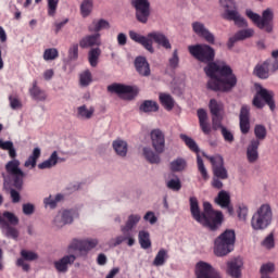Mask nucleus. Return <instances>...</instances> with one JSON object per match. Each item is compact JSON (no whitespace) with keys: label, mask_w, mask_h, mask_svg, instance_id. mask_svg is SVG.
I'll return each instance as SVG.
<instances>
[{"label":"nucleus","mask_w":278,"mask_h":278,"mask_svg":"<svg viewBox=\"0 0 278 278\" xmlns=\"http://www.w3.org/2000/svg\"><path fill=\"white\" fill-rule=\"evenodd\" d=\"M189 203L192 218L195 219L197 223H200V225H203V227H207L211 231H216V229L223 225L225 218L223 212L215 211L212 203H203V213H201L197 197H191Z\"/></svg>","instance_id":"f257e3e1"},{"label":"nucleus","mask_w":278,"mask_h":278,"mask_svg":"<svg viewBox=\"0 0 278 278\" xmlns=\"http://www.w3.org/2000/svg\"><path fill=\"white\" fill-rule=\"evenodd\" d=\"M188 51L193 60L201 62V64H206L204 71H231V67L225 61H214L216 51L210 45H191L188 46Z\"/></svg>","instance_id":"f03ea898"},{"label":"nucleus","mask_w":278,"mask_h":278,"mask_svg":"<svg viewBox=\"0 0 278 278\" xmlns=\"http://www.w3.org/2000/svg\"><path fill=\"white\" fill-rule=\"evenodd\" d=\"M208 76L207 88L214 92H229L236 88L238 78L231 71H206Z\"/></svg>","instance_id":"7ed1b4c3"},{"label":"nucleus","mask_w":278,"mask_h":278,"mask_svg":"<svg viewBox=\"0 0 278 278\" xmlns=\"http://www.w3.org/2000/svg\"><path fill=\"white\" fill-rule=\"evenodd\" d=\"M150 138L155 152L151 148H143V155L150 164H160V155L166 149V137L160 128H155L151 130Z\"/></svg>","instance_id":"20e7f679"},{"label":"nucleus","mask_w":278,"mask_h":278,"mask_svg":"<svg viewBox=\"0 0 278 278\" xmlns=\"http://www.w3.org/2000/svg\"><path fill=\"white\" fill-rule=\"evenodd\" d=\"M236 244V231L231 229L225 230L214 242V253L217 257H225L233 251Z\"/></svg>","instance_id":"39448f33"},{"label":"nucleus","mask_w":278,"mask_h":278,"mask_svg":"<svg viewBox=\"0 0 278 278\" xmlns=\"http://www.w3.org/2000/svg\"><path fill=\"white\" fill-rule=\"evenodd\" d=\"M273 223V207L270 204L261 205L251 218V227L254 231H264Z\"/></svg>","instance_id":"423d86ee"},{"label":"nucleus","mask_w":278,"mask_h":278,"mask_svg":"<svg viewBox=\"0 0 278 278\" xmlns=\"http://www.w3.org/2000/svg\"><path fill=\"white\" fill-rule=\"evenodd\" d=\"M245 16L255 24L258 29H264L267 34H273V21H275V12L267 8L262 12V16L251 10L245 11Z\"/></svg>","instance_id":"0eeeda50"},{"label":"nucleus","mask_w":278,"mask_h":278,"mask_svg":"<svg viewBox=\"0 0 278 278\" xmlns=\"http://www.w3.org/2000/svg\"><path fill=\"white\" fill-rule=\"evenodd\" d=\"M222 8H224L225 13L223 14V18L226 21H233L237 27H247V20L241 17L238 12V5L236 4V0H219Z\"/></svg>","instance_id":"6e6552de"},{"label":"nucleus","mask_w":278,"mask_h":278,"mask_svg":"<svg viewBox=\"0 0 278 278\" xmlns=\"http://www.w3.org/2000/svg\"><path fill=\"white\" fill-rule=\"evenodd\" d=\"M7 173L13 179V186L16 190H23V179H25V172L21 169V161L13 159L4 166Z\"/></svg>","instance_id":"1a4fd4ad"},{"label":"nucleus","mask_w":278,"mask_h":278,"mask_svg":"<svg viewBox=\"0 0 278 278\" xmlns=\"http://www.w3.org/2000/svg\"><path fill=\"white\" fill-rule=\"evenodd\" d=\"M108 90L113 94H118L119 98L124 99L125 101H132V99L138 97V89L129 85L114 83L108 86Z\"/></svg>","instance_id":"9d476101"},{"label":"nucleus","mask_w":278,"mask_h":278,"mask_svg":"<svg viewBox=\"0 0 278 278\" xmlns=\"http://www.w3.org/2000/svg\"><path fill=\"white\" fill-rule=\"evenodd\" d=\"M264 101L266 105L269 106L271 112H275V92L268 91L265 88H261L254 96L252 104L254 105V108H257V110H262L264 108Z\"/></svg>","instance_id":"9b49d317"},{"label":"nucleus","mask_w":278,"mask_h":278,"mask_svg":"<svg viewBox=\"0 0 278 278\" xmlns=\"http://www.w3.org/2000/svg\"><path fill=\"white\" fill-rule=\"evenodd\" d=\"M204 157L212 164L213 177L229 179V172H227V168L225 167V159H223V155L216 154L210 156L204 154Z\"/></svg>","instance_id":"f8f14e48"},{"label":"nucleus","mask_w":278,"mask_h":278,"mask_svg":"<svg viewBox=\"0 0 278 278\" xmlns=\"http://www.w3.org/2000/svg\"><path fill=\"white\" fill-rule=\"evenodd\" d=\"M132 8L136 10V18L139 23L147 24L151 16V2L149 0H132Z\"/></svg>","instance_id":"ddd939ff"},{"label":"nucleus","mask_w":278,"mask_h":278,"mask_svg":"<svg viewBox=\"0 0 278 278\" xmlns=\"http://www.w3.org/2000/svg\"><path fill=\"white\" fill-rule=\"evenodd\" d=\"M194 273L197 278H223L216 268L203 261L195 264Z\"/></svg>","instance_id":"4468645a"},{"label":"nucleus","mask_w":278,"mask_h":278,"mask_svg":"<svg viewBox=\"0 0 278 278\" xmlns=\"http://www.w3.org/2000/svg\"><path fill=\"white\" fill-rule=\"evenodd\" d=\"M99 244L98 239H74L72 243L70 244L68 249H72L73 251H79V253H88V251H92Z\"/></svg>","instance_id":"2eb2a0df"},{"label":"nucleus","mask_w":278,"mask_h":278,"mask_svg":"<svg viewBox=\"0 0 278 278\" xmlns=\"http://www.w3.org/2000/svg\"><path fill=\"white\" fill-rule=\"evenodd\" d=\"M192 29L194 34H197V36H199L200 38H203L205 42H208V45H214L216 42V37L214 36V34L210 31V29L205 27L203 23L201 22L192 23Z\"/></svg>","instance_id":"dca6fc26"},{"label":"nucleus","mask_w":278,"mask_h":278,"mask_svg":"<svg viewBox=\"0 0 278 278\" xmlns=\"http://www.w3.org/2000/svg\"><path fill=\"white\" fill-rule=\"evenodd\" d=\"M239 126L241 134L244 136L251 131V109L247 105H243L240 110Z\"/></svg>","instance_id":"f3484780"},{"label":"nucleus","mask_w":278,"mask_h":278,"mask_svg":"<svg viewBox=\"0 0 278 278\" xmlns=\"http://www.w3.org/2000/svg\"><path fill=\"white\" fill-rule=\"evenodd\" d=\"M216 205H219L223 210H227L228 214H233V205H231V195L229 192L222 190L215 198Z\"/></svg>","instance_id":"a211bd4d"},{"label":"nucleus","mask_w":278,"mask_h":278,"mask_svg":"<svg viewBox=\"0 0 278 278\" xmlns=\"http://www.w3.org/2000/svg\"><path fill=\"white\" fill-rule=\"evenodd\" d=\"M129 38L130 40H134V42H138V45H142L143 48H146L149 53H155V49H153V40H151L146 36H142L134 30L129 31Z\"/></svg>","instance_id":"6ab92c4d"},{"label":"nucleus","mask_w":278,"mask_h":278,"mask_svg":"<svg viewBox=\"0 0 278 278\" xmlns=\"http://www.w3.org/2000/svg\"><path fill=\"white\" fill-rule=\"evenodd\" d=\"M242 266H244L242 258H233L227 262V273L230 275V277L240 278L242 275Z\"/></svg>","instance_id":"aec40b11"},{"label":"nucleus","mask_w":278,"mask_h":278,"mask_svg":"<svg viewBox=\"0 0 278 278\" xmlns=\"http://www.w3.org/2000/svg\"><path fill=\"white\" fill-rule=\"evenodd\" d=\"M255 34L253 28L242 29L235 34L233 37H230L227 43L228 49H233V46L240 40H247V38H252Z\"/></svg>","instance_id":"412c9836"},{"label":"nucleus","mask_w":278,"mask_h":278,"mask_svg":"<svg viewBox=\"0 0 278 278\" xmlns=\"http://www.w3.org/2000/svg\"><path fill=\"white\" fill-rule=\"evenodd\" d=\"M148 38L150 40H154L156 45L163 47V49H166L167 51L173 49V46L170 45V40H168V37H166V35L160 31L149 33Z\"/></svg>","instance_id":"4be33fe9"},{"label":"nucleus","mask_w":278,"mask_h":278,"mask_svg":"<svg viewBox=\"0 0 278 278\" xmlns=\"http://www.w3.org/2000/svg\"><path fill=\"white\" fill-rule=\"evenodd\" d=\"M260 140H251L247 148V159L250 164H255L260 160Z\"/></svg>","instance_id":"5701e85b"},{"label":"nucleus","mask_w":278,"mask_h":278,"mask_svg":"<svg viewBox=\"0 0 278 278\" xmlns=\"http://www.w3.org/2000/svg\"><path fill=\"white\" fill-rule=\"evenodd\" d=\"M0 229L2 233L5 236V238H12V240H18V229H16L14 226H10L5 219L0 214Z\"/></svg>","instance_id":"b1692460"},{"label":"nucleus","mask_w":278,"mask_h":278,"mask_svg":"<svg viewBox=\"0 0 278 278\" xmlns=\"http://www.w3.org/2000/svg\"><path fill=\"white\" fill-rule=\"evenodd\" d=\"M79 47L88 49V47H101V34L88 35L80 39Z\"/></svg>","instance_id":"393cba45"},{"label":"nucleus","mask_w":278,"mask_h":278,"mask_svg":"<svg viewBox=\"0 0 278 278\" xmlns=\"http://www.w3.org/2000/svg\"><path fill=\"white\" fill-rule=\"evenodd\" d=\"M77 257L73 254L65 255L61 260L54 262V268L58 273H66L68 270V264H75Z\"/></svg>","instance_id":"a878e982"},{"label":"nucleus","mask_w":278,"mask_h":278,"mask_svg":"<svg viewBox=\"0 0 278 278\" xmlns=\"http://www.w3.org/2000/svg\"><path fill=\"white\" fill-rule=\"evenodd\" d=\"M198 118L203 134H205V136H210V134H212V126L207 123V112L204 109L198 110Z\"/></svg>","instance_id":"bb28decb"},{"label":"nucleus","mask_w":278,"mask_h":278,"mask_svg":"<svg viewBox=\"0 0 278 278\" xmlns=\"http://www.w3.org/2000/svg\"><path fill=\"white\" fill-rule=\"evenodd\" d=\"M58 162H64V159H60V156H58V151H54L48 160L43 161L38 165V168L40 170L53 168V166H58Z\"/></svg>","instance_id":"cd10ccee"},{"label":"nucleus","mask_w":278,"mask_h":278,"mask_svg":"<svg viewBox=\"0 0 278 278\" xmlns=\"http://www.w3.org/2000/svg\"><path fill=\"white\" fill-rule=\"evenodd\" d=\"M29 94L34 101H47V92L38 87L37 80H34Z\"/></svg>","instance_id":"c85d7f7f"},{"label":"nucleus","mask_w":278,"mask_h":278,"mask_svg":"<svg viewBox=\"0 0 278 278\" xmlns=\"http://www.w3.org/2000/svg\"><path fill=\"white\" fill-rule=\"evenodd\" d=\"M110 22H108V20L100 18L93 20L92 23L88 26V29L91 33L99 34V31L103 29H110Z\"/></svg>","instance_id":"c756f323"},{"label":"nucleus","mask_w":278,"mask_h":278,"mask_svg":"<svg viewBox=\"0 0 278 278\" xmlns=\"http://www.w3.org/2000/svg\"><path fill=\"white\" fill-rule=\"evenodd\" d=\"M140 215H130L128 216V219L125 224V226H122L121 230L124 236H129V231L134 229V227L137 226L138 223H140Z\"/></svg>","instance_id":"7c9ffc66"},{"label":"nucleus","mask_w":278,"mask_h":278,"mask_svg":"<svg viewBox=\"0 0 278 278\" xmlns=\"http://www.w3.org/2000/svg\"><path fill=\"white\" fill-rule=\"evenodd\" d=\"M94 116V106H88L83 104L77 108V118H81L83 121H90Z\"/></svg>","instance_id":"2f4dec72"},{"label":"nucleus","mask_w":278,"mask_h":278,"mask_svg":"<svg viewBox=\"0 0 278 278\" xmlns=\"http://www.w3.org/2000/svg\"><path fill=\"white\" fill-rule=\"evenodd\" d=\"M168 260V250L166 249H161L156 253L154 260H153V266H164Z\"/></svg>","instance_id":"473e14b6"},{"label":"nucleus","mask_w":278,"mask_h":278,"mask_svg":"<svg viewBox=\"0 0 278 278\" xmlns=\"http://www.w3.org/2000/svg\"><path fill=\"white\" fill-rule=\"evenodd\" d=\"M41 151L40 148H35L33 150L31 155L25 161V168H36V164L38 163V159L40 157Z\"/></svg>","instance_id":"72a5a7b5"},{"label":"nucleus","mask_w":278,"mask_h":278,"mask_svg":"<svg viewBox=\"0 0 278 278\" xmlns=\"http://www.w3.org/2000/svg\"><path fill=\"white\" fill-rule=\"evenodd\" d=\"M0 149H2V151H8L9 152V157H11V160H16V148H14V142L12 141H3L2 139H0Z\"/></svg>","instance_id":"f704fd0d"},{"label":"nucleus","mask_w":278,"mask_h":278,"mask_svg":"<svg viewBox=\"0 0 278 278\" xmlns=\"http://www.w3.org/2000/svg\"><path fill=\"white\" fill-rule=\"evenodd\" d=\"M139 110L140 112L148 114L149 112H157V110H160V105L155 101L144 100L139 106Z\"/></svg>","instance_id":"c9c22d12"},{"label":"nucleus","mask_w":278,"mask_h":278,"mask_svg":"<svg viewBox=\"0 0 278 278\" xmlns=\"http://www.w3.org/2000/svg\"><path fill=\"white\" fill-rule=\"evenodd\" d=\"M160 102L163 108L167 110V112H170L173 108H175V99H173L172 94L168 93H161L160 94Z\"/></svg>","instance_id":"e433bc0d"},{"label":"nucleus","mask_w":278,"mask_h":278,"mask_svg":"<svg viewBox=\"0 0 278 278\" xmlns=\"http://www.w3.org/2000/svg\"><path fill=\"white\" fill-rule=\"evenodd\" d=\"M254 71H278V61L266 60L263 63H258Z\"/></svg>","instance_id":"4c0bfd02"},{"label":"nucleus","mask_w":278,"mask_h":278,"mask_svg":"<svg viewBox=\"0 0 278 278\" xmlns=\"http://www.w3.org/2000/svg\"><path fill=\"white\" fill-rule=\"evenodd\" d=\"M99 58H101V48H92L88 52V61L92 68H96V66H98Z\"/></svg>","instance_id":"58836bf2"},{"label":"nucleus","mask_w":278,"mask_h":278,"mask_svg":"<svg viewBox=\"0 0 278 278\" xmlns=\"http://www.w3.org/2000/svg\"><path fill=\"white\" fill-rule=\"evenodd\" d=\"M92 8H94V2L92 0H83L80 4V14L83 18H88V15L92 14Z\"/></svg>","instance_id":"ea45409f"},{"label":"nucleus","mask_w":278,"mask_h":278,"mask_svg":"<svg viewBox=\"0 0 278 278\" xmlns=\"http://www.w3.org/2000/svg\"><path fill=\"white\" fill-rule=\"evenodd\" d=\"M139 244L141 249H151V235L149 231H139Z\"/></svg>","instance_id":"a19ab883"},{"label":"nucleus","mask_w":278,"mask_h":278,"mask_svg":"<svg viewBox=\"0 0 278 278\" xmlns=\"http://www.w3.org/2000/svg\"><path fill=\"white\" fill-rule=\"evenodd\" d=\"M113 149L117 155H121V157H125V155H127V142L124 140H115L113 142Z\"/></svg>","instance_id":"79ce46f5"},{"label":"nucleus","mask_w":278,"mask_h":278,"mask_svg":"<svg viewBox=\"0 0 278 278\" xmlns=\"http://www.w3.org/2000/svg\"><path fill=\"white\" fill-rule=\"evenodd\" d=\"M208 108L211 110L212 116H220V113L225 106L223 105V102H218L216 99H211Z\"/></svg>","instance_id":"37998d69"},{"label":"nucleus","mask_w":278,"mask_h":278,"mask_svg":"<svg viewBox=\"0 0 278 278\" xmlns=\"http://www.w3.org/2000/svg\"><path fill=\"white\" fill-rule=\"evenodd\" d=\"M186 166H188L186 161L182 157H178L170 163V170L173 173H181V170H186Z\"/></svg>","instance_id":"c03bdc74"},{"label":"nucleus","mask_w":278,"mask_h":278,"mask_svg":"<svg viewBox=\"0 0 278 278\" xmlns=\"http://www.w3.org/2000/svg\"><path fill=\"white\" fill-rule=\"evenodd\" d=\"M1 217L3 218V220H5V223H8V225L13 226V227H16V225H18V223H20L18 217L10 211L3 212Z\"/></svg>","instance_id":"a18cd8bd"},{"label":"nucleus","mask_w":278,"mask_h":278,"mask_svg":"<svg viewBox=\"0 0 278 278\" xmlns=\"http://www.w3.org/2000/svg\"><path fill=\"white\" fill-rule=\"evenodd\" d=\"M180 139L185 142V144L192 151L193 153H199V144L194 139L188 137L187 135H180Z\"/></svg>","instance_id":"49530a36"},{"label":"nucleus","mask_w":278,"mask_h":278,"mask_svg":"<svg viewBox=\"0 0 278 278\" xmlns=\"http://www.w3.org/2000/svg\"><path fill=\"white\" fill-rule=\"evenodd\" d=\"M135 67L137 71H151L149 61L144 56H137L135 59Z\"/></svg>","instance_id":"de8ad7c7"},{"label":"nucleus","mask_w":278,"mask_h":278,"mask_svg":"<svg viewBox=\"0 0 278 278\" xmlns=\"http://www.w3.org/2000/svg\"><path fill=\"white\" fill-rule=\"evenodd\" d=\"M254 135L256 139H252V140H266V136H267V130H266V126L262 125V124H257L254 127Z\"/></svg>","instance_id":"09e8293b"},{"label":"nucleus","mask_w":278,"mask_h":278,"mask_svg":"<svg viewBox=\"0 0 278 278\" xmlns=\"http://www.w3.org/2000/svg\"><path fill=\"white\" fill-rule=\"evenodd\" d=\"M58 58H60V52L55 48H48L43 52V60H46V62L58 60Z\"/></svg>","instance_id":"8fccbe9b"},{"label":"nucleus","mask_w":278,"mask_h":278,"mask_svg":"<svg viewBox=\"0 0 278 278\" xmlns=\"http://www.w3.org/2000/svg\"><path fill=\"white\" fill-rule=\"evenodd\" d=\"M68 60H71V62H76V60L79 59V45L78 43H73L70 48H68V55H67Z\"/></svg>","instance_id":"3c124183"},{"label":"nucleus","mask_w":278,"mask_h":278,"mask_svg":"<svg viewBox=\"0 0 278 278\" xmlns=\"http://www.w3.org/2000/svg\"><path fill=\"white\" fill-rule=\"evenodd\" d=\"M62 201V194H56L55 198L53 199L51 195L49 198H46L43 200V203L47 206L51 207V210H54V207L58 206V203Z\"/></svg>","instance_id":"603ef678"},{"label":"nucleus","mask_w":278,"mask_h":278,"mask_svg":"<svg viewBox=\"0 0 278 278\" xmlns=\"http://www.w3.org/2000/svg\"><path fill=\"white\" fill-rule=\"evenodd\" d=\"M198 162V170L201 173L202 178L207 181L210 179V175L207 174V169L205 168V164L203 163V159L200 155L197 157Z\"/></svg>","instance_id":"864d4df0"},{"label":"nucleus","mask_w":278,"mask_h":278,"mask_svg":"<svg viewBox=\"0 0 278 278\" xmlns=\"http://www.w3.org/2000/svg\"><path fill=\"white\" fill-rule=\"evenodd\" d=\"M80 86L86 88V86H90L92 84V74L90 72H84L80 74Z\"/></svg>","instance_id":"5fc2aeb1"},{"label":"nucleus","mask_w":278,"mask_h":278,"mask_svg":"<svg viewBox=\"0 0 278 278\" xmlns=\"http://www.w3.org/2000/svg\"><path fill=\"white\" fill-rule=\"evenodd\" d=\"M9 103L10 108L13 110H22L23 109V102H21V99L16 96H9Z\"/></svg>","instance_id":"6e6d98bb"},{"label":"nucleus","mask_w":278,"mask_h":278,"mask_svg":"<svg viewBox=\"0 0 278 278\" xmlns=\"http://www.w3.org/2000/svg\"><path fill=\"white\" fill-rule=\"evenodd\" d=\"M21 256L22 260H24V262H34L36 260H38V254H36L35 252L31 251H27V250H22L21 251Z\"/></svg>","instance_id":"4d7b16f0"},{"label":"nucleus","mask_w":278,"mask_h":278,"mask_svg":"<svg viewBox=\"0 0 278 278\" xmlns=\"http://www.w3.org/2000/svg\"><path fill=\"white\" fill-rule=\"evenodd\" d=\"M58 3H60V0H48V16H55Z\"/></svg>","instance_id":"13d9d810"},{"label":"nucleus","mask_w":278,"mask_h":278,"mask_svg":"<svg viewBox=\"0 0 278 278\" xmlns=\"http://www.w3.org/2000/svg\"><path fill=\"white\" fill-rule=\"evenodd\" d=\"M63 223H59V226L71 225L73 223V214L70 211L61 213Z\"/></svg>","instance_id":"bf43d9fd"},{"label":"nucleus","mask_w":278,"mask_h":278,"mask_svg":"<svg viewBox=\"0 0 278 278\" xmlns=\"http://www.w3.org/2000/svg\"><path fill=\"white\" fill-rule=\"evenodd\" d=\"M167 188H169V190H174L175 192H179V190H181V180H179V178L170 179L167 182Z\"/></svg>","instance_id":"052dcab7"},{"label":"nucleus","mask_w":278,"mask_h":278,"mask_svg":"<svg viewBox=\"0 0 278 278\" xmlns=\"http://www.w3.org/2000/svg\"><path fill=\"white\" fill-rule=\"evenodd\" d=\"M271 273H275V264L274 263H266L263 264L261 267V275H271Z\"/></svg>","instance_id":"680f3d73"},{"label":"nucleus","mask_w":278,"mask_h":278,"mask_svg":"<svg viewBox=\"0 0 278 278\" xmlns=\"http://www.w3.org/2000/svg\"><path fill=\"white\" fill-rule=\"evenodd\" d=\"M222 136L225 140V142H229V144H231V142H233L235 138H233V132L229 129H227L226 127H222Z\"/></svg>","instance_id":"e2e57ef3"},{"label":"nucleus","mask_w":278,"mask_h":278,"mask_svg":"<svg viewBox=\"0 0 278 278\" xmlns=\"http://www.w3.org/2000/svg\"><path fill=\"white\" fill-rule=\"evenodd\" d=\"M212 123H213V129L216 131L218 129L223 130V116L222 115H213L212 118Z\"/></svg>","instance_id":"0e129e2a"},{"label":"nucleus","mask_w":278,"mask_h":278,"mask_svg":"<svg viewBox=\"0 0 278 278\" xmlns=\"http://www.w3.org/2000/svg\"><path fill=\"white\" fill-rule=\"evenodd\" d=\"M263 247L266 249H274L275 248V236L269 233L263 241Z\"/></svg>","instance_id":"69168bd1"},{"label":"nucleus","mask_w":278,"mask_h":278,"mask_svg":"<svg viewBox=\"0 0 278 278\" xmlns=\"http://www.w3.org/2000/svg\"><path fill=\"white\" fill-rule=\"evenodd\" d=\"M237 212L240 220H247V216H249V207H247L245 205H239Z\"/></svg>","instance_id":"338daca9"},{"label":"nucleus","mask_w":278,"mask_h":278,"mask_svg":"<svg viewBox=\"0 0 278 278\" xmlns=\"http://www.w3.org/2000/svg\"><path fill=\"white\" fill-rule=\"evenodd\" d=\"M170 68H177L179 66V54L177 50H174L173 56L169 59Z\"/></svg>","instance_id":"774afa93"}]
</instances>
